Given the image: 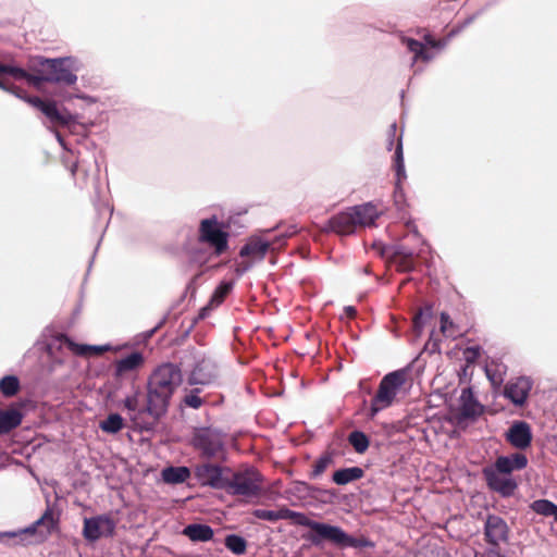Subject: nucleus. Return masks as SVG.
Returning a JSON list of instances; mask_svg holds the SVG:
<instances>
[{
	"mask_svg": "<svg viewBox=\"0 0 557 557\" xmlns=\"http://www.w3.org/2000/svg\"><path fill=\"white\" fill-rule=\"evenodd\" d=\"M252 516L257 519L270 522L292 520L298 525L307 527L311 530L309 540L314 545L320 544L322 541H330L338 546L355 548L362 547L368 544L367 542L350 536L339 527L311 520L306 515L293 511L286 507H282L278 510L255 509L252 511Z\"/></svg>",
	"mask_w": 557,
	"mask_h": 557,
	"instance_id": "nucleus-1",
	"label": "nucleus"
},
{
	"mask_svg": "<svg viewBox=\"0 0 557 557\" xmlns=\"http://www.w3.org/2000/svg\"><path fill=\"white\" fill-rule=\"evenodd\" d=\"M182 381L183 375L178 366L170 362L160 364L148 377L147 404L144 411L153 420H158L166 412L170 399Z\"/></svg>",
	"mask_w": 557,
	"mask_h": 557,
	"instance_id": "nucleus-2",
	"label": "nucleus"
},
{
	"mask_svg": "<svg viewBox=\"0 0 557 557\" xmlns=\"http://www.w3.org/2000/svg\"><path fill=\"white\" fill-rule=\"evenodd\" d=\"M406 370H396L387 373L380 382L376 394L371 400L370 417L374 418L380 411L391 407L404 387L407 380Z\"/></svg>",
	"mask_w": 557,
	"mask_h": 557,
	"instance_id": "nucleus-3",
	"label": "nucleus"
},
{
	"mask_svg": "<svg viewBox=\"0 0 557 557\" xmlns=\"http://www.w3.org/2000/svg\"><path fill=\"white\" fill-rule=\"evenodd\" d=\"M116 520L109 513L84 519L83 536L95 542L101 537H112L115 533Z\"/></svg>",
	"mask_w": 557,
	"mask_h": 557,
	"instance_id": "nucleus-4",
	"label": "nucleus"
},
{
	"mask_svg": "<svg viewBox=\"0 0 557 557\" xmlns=\"http://www.w3.org/2000/svg\"><path fill=\"white\" fill-rule=\"evenodd\" d=\"M262 476L255 470L244 472L234 471V480L230 490V495L245 497L258 496L261 491Z\"/></svg>",
	"mask_w": 557,
	"mask_h": 557,
	"instance_id": "nucleus-5",
	"label": "nucleus"
},
{
	"mask_svg": "<svg viewBox=\"0 0 557 557\" xmlns=\"http://www.w3.org/2000/svg\"><path fill=\"white\" fill-rule=\"evenodd\" d=\"M46 73L47 83H62L74 85L77 76L71 71L65 59H41L39 62Z\"/></svg>",
	"mask_w": 557,
	"mask_h": 557,
	"instance_id": "nucleus-6",
	"label": "nucleus"
},
{
	"mask_svg": "<svg viewBox=\"0 0 557 557\" xmlns=\"http://www.w3.org/2000/svg\"><path fill=\"white\" fill-rule=\"evenodd\" d=\"M231 223L211 214V259L221 257L230 251Z\"/></svg>",
	"mask_w": 557,
	"mask_h": 557,
	"instance_id": "nucleus-7",
	"label": "nucleus"
},
{
	"mask_svg": "<svg viewBox=\"0 0 557 557\" xmlns=\"http://www.w3.org/2000/svg\"><path fill=\"white\" fill-rule=\"evenodd\" d=\"M483 474L488 487L504 497L511 496L518 487L512 474L498 472L494 466L485 468Z\"/></svg>",
	"mask_w": 557,
	"mask_h": 557,
	"instance_id": "nucleus-8",
	"label": "nucleus"
},
{
	"mask_svg": "<svg viewBox=\"0 0 557 557\" xmlns=\"http://www.w3.org/2000/svg\"><path fill=\"white\" fill-rule=\"evenodd\" d=\"M484 536L488 544L499 546L509 540V528L506 521L496 515H488L484 523Z\"/></svg>",
	"mask_w": 557,
	"mask_h": 557,
	"instance_id": "nucleus-9",
	"label": "nucleus"
},
{
	"mask_svg": "<svg viewBox=\"0 0 557 557\" xmlns=\"http://www.w3.org/2000/svg\"><path fill=\"white\" fill-rule=\"evenodd\" d=\"M532 388V381L527 376H520L509 381L504 388V396L515 406H523Z\"/></svg>",
	"mask_w": 557,
	"mask_h": 557,
	"instance_id": "nucleus-10",
	"label": "nucleus"
},
{
	"mask_svg": "<svg viewBox=\"0 0 557 557\" xmlns=\"http://www.w3.org/2000/svg\"><path fill=\"white\" fill-rule=\"evenodd\" d=\"M483 412L482 405L474 398L470 387H466L460 394L459 421L475 419Z\"/></svg>",
	"mask_w": 557,
	"mask_h": 557,
	"instance_id": "nucleus-11",
	"label": "nucleus"
},
{
	"mask_svg": "<svg viewBox=\"0 0 557 557\" xmlns=\"http://www.w3.org/2000/svg\"><path fill=\"white\" fill-rule=\"evenodd\" d=\"M506 438L513 447L524 449L532 441L531 428L524 421L513 422L506 433Z\"/></svg>",
	"mask_w": 557,
	"mask_h": 557,
	"instance_id": "nucleus-12",
	"label": "nucleus"
},
{
	"mask_svg": "<svg viewBox=\"0 0 557 557\" xmlns=\"http://www.w3.org/2000/svg\"><path fill=\"white\" fill-rule=\"evenodd\" d=\"M145 363L144 355L139 351L122 357L114 361V376L120 379L127 373L138 371Z\"/></svg>",
	"mask_w": 557,
	"mask_h": 557,
	"instance_id": "nucleus-13",
	"label": "nucleus"
},
{
	"mask_svg": "<svg viewBox=\"0 0 557 557\" xmlns=\"http://www.w3.org/2000/svg\"><path fill=\"white\" fill-rule=\"evenodd\" d=\"M356 227L355 218L352 216L351 209L349 208L346 211L332 216L327 222L326 230L333 231L339 235H348L352 234Z\"/></svg>",
	"mask_w": 557,
	"mask_h": 557,
	"instance_id": "nucleus-14",
	"label": "nucleus"
},
{
	"mask_svg": "<svg viewBox=\"0 0 557 557\" xmlns=\"http://www.w3.org/2000/svg\"><path fill=\"white\" fill-rule=\"evenodd\" d=\"M528 465V458L524 454L513 453L508 456H499L494 462V467L498 472L511 474L513 471L522 470Z\"/></svg>",
	"mask_w": 557,
	"mask_h": 557,
	"instance_id": "nucleus-15",
	"label": "nucleus"
},
{
	"mask_svg": "<svg viewBox=\"0 0 557 557\" xmlns=\"http://www.w3.org/2000/svg\"><path fill=\"white\" fill-rule=\"evenodd\" d=\"M234 471L225 466H215L211 463V488H219L230 494Z\"/></svg>",
	"mask_w": 557,
	"mask_h": 557,
	"instance_id": "nucleus-16",
	"label": "nucleus"
},
{
	"mask_svg": "<svg viewBox=\"0 0 557 557\" xmlns=\"http://www.w3.org/2000/svg\"><path fill=\"white\" fill-rule=\"evenodd\" d=\"M270 242L263 240L260 237H251L249 240L242 247L239 251V256L245 258L249 257L253 261H261L267 251L270 248Z\"/></svg>",
	"mask_w": 557,
	"mask_h": 557,
	"instance_id": "nucleus-17",
	"label": "nucleus"
},
{
	"mask_svg": "<svg viewBox=\"0 0 557 557\" xmlns=\"http://www.w3.org/2000/svg\"><path fill=\"white\" fill-rule=\"evenodd\" d=\"M0 74L9 75L14 81L25 79L30 85H34V86H39L41 83L46 82V73H44L42 71H41L40 75H33V74L27 73L22 67L2 64L1 62H0Z\"/></svg>",
	"mask_w": 557,
	"mask_h": 557,
	"instance_id": "nucleus-18",
	"label": "nucleus"
},
{
	"mask_svg": "<svg viewBox=\"0 0 557 557\" xmlns=\"http://www.w3.org/2000/svg\"><path fill=\"white\" fill-rule=\"evenodd\" d=\"M351 213L357 226H369L374 223L380 213L371 202L351 207Z\"/></svg>",
	"mask_w": 557,
	"mask_h": 557,
	"instance_id": "nucleus-19",
	"label": "nucleus"
},
{
	"mask_svg": "<svg viewBox=\"0 0 557 557\" xmlns=\"http://www.w3.org/2000/svg\"><path fill=\"white\" fill-rule=\"evenodd\" d=\"M139 399H140V389L137 387V388H135V391L132 395H128L124 399V407L129 412H132L131 419L138 428H140L141 430H149L151 426L150 424L143 423L139 421L140 417L144 413H148L147 411H144V408L138 410Z\"/></svg>",
	"mask_w": 557,
	"mask_h": 557,
	"instance_id": "nucleus-20",
	"label": "nucleus"
},
{
	"mask_svg": "<svg viewBox=\"0 0 557 557\" xmlns=\"http://www.w3.org/2000/svg\"><path fill=\"white\" fill-rule=\"evenodd\" d=\"M57 521L53 517V511L50 508H47L44 515L33 523L29 528L24 529L21 534H29L34 535L38 528H42L45 530H40L41 537H46L51 533L54 529Z\"/></svg>",
	"mask_w": 557,
	"mask_h": 557,
	"instance_id": "nucleus-21",
	"label": "nucleus"
},
{
	"mask_svg": "<svg viewBox=\"0 0 557 557\" xmlns=\"http://www.w3.org/2000/svg\"><path fill=\"white\" fill-rule=\"evenodd\" d=\"M22 420L23 414L17 408L0 409V434H8L16 429Z\"/></svg>",
	"mask_w": 557,
	"mask_h": 557,
	"instance_id": "nucleus-22",
	"label": "nucleus"
},
{
	"mask_svg": "<svg viewBox=\"0 0 557 557\" xmlns=\"http://www.w3.org/2000/svg\"><path fill=\"white\" fill-rule=\"evenodd\" d=\"M401 42L407 47V49L413 53L412 66L419 60L429 62L434 58V54L429 52L424 45L416 39L409 37H403Z\"/></svg>",
	"mask_w": 557,
	"mask_h": 557,
	"instance_id": "nucleus-23",
	"label": "nucleus"
},
{
	"mask_svg": "<svg viewBox=\"0 0 557 557\" xmlns=\"http://www.w3.org/2000/svg\"><path fill=\"white\" fill-rule=\"evenodd\" d=\"M233 382L234 375L226 367L216 364L211 367V388L230 387Z\"/></svg>",
	"mask_w": 557,
	"mask_h": 557,
	"instance_id": "nucleus-24",
	"label": "nucleus"
},
{
	"mask_svg": "<svg viewBox=\"0 0 557 557\" xmlns=\"http://www.w3.org/2000/svg\"><path fill=\"white\" fill-rule=\"evenodd\" d=\"M161 476L165 483L180 484L190 476V471L187 467H168L162 470Z\"/></svg>",
	"mask_w": 557,
	"mask_h": 557,
	"instance_id": "nucleus-25",
	"label": "nucleus"
},
{
	"mask_svg": "<svg viewBox=\"0 0 557 557\" xmlns=\"http://www.w3.org/2000/svg\"><path fill=\"white\" fill-rule=\"evenodd\" d=\"M363 476V470L359 467H350L336 470L333 481L338 485H345Z\"/></svg>",
	"mask_w": 557,
	"mask_h": 557,
	"instance_id": "nucleus-26",
	"label": "nucleus"
},
{
	"mask_svg": "<svg viewBox=\"0 0 557 557\" xmlns=\"http://www.w3.org/2000/svg\"><path fill=\"white\" fill-rule=\"evenodd\" d=\"M40 111L54 124L64 126L70 123V116L60 113L53 101H46Z\"/></svg>",
	"mask_w": 557,
	"mask_h": 557,
	"instance_id": "nucleus-27",
	"label": "nucleus"
},
{
	"mask_svg": "<svg viewBox=\"0 0 557 557\" xmlns=\"http://www.w3.org/2000/svg\"><path fill=\"white\" fill-rule=\"evenodd\" d=\"M61 341L67 345V347L74 351L75 354L77 355H81V356H86V355H89L90 352L95 354V355H100L102 354L103 351L108 350L107 347H101V346H87V345H78V344H75L74 342H72L66 335H61Z\"/></svg>",
	"mask_w": 557,
	"mask_h": 557,
	"instance_id": "nucleus-28",
	"label": "nucleus"
},
{
	"mask_svg": "<svg viewBox=\"0 0 557 557\" xmlns=\"http://www.w3.org/2000/svg\"><path fill=\"white\" fill-rule=\"evenodd\" d=\"M234 287V281L232 280H225L222 281L214 289L213 294L211 295V309L213 307L220 306L225 297L232 292Z\"/></svg>",
	"mask_w": 557,
	"mask_h": 557,
	"instance_id": "nucleus-29",
	"label": "nucleus"
},
{
	"mask_svg": "<svg viewBox=\"0 0 557 557\" xmlns=\"http://www.w3.org/2000/svg\"><path fill=\"white\" fill-rule=\"evenodd\" d=\"M99 426L106 433L115 434L123 429L124 420L119 413H110Z\"/></svg>",
	"mask_w": 557,
	"mask_h": 557,
	"instance_id": "nucleus-30",
	"label": "nucleus"
},
{
	"mask_svg": "<svg viewBox=\"0 0 557 557\" xmlns=\"http://www.w3.org/2000/svg\"><path fill=\"white\" fill-rule=\"evenodd\" d=\"M187 535L191 541L197 542H206L209 541V525L203 524H189L184 529L183 532Z\"/></svg>",
	"mask_w": 557,
	"mask_h": 557,
	"instance_id": "nucleus-31",
	"label": "nucleus"
},
{
	"mask_svg": "<svg viewBox=\"0 0 557 557\" xmlns=\"http://www.w3.org/2000/svg\"><path fill=\"white\" fill-rule=\"evenodd\" d=\"M394 162H395V171H396V176H397V185H399L400 182L404 178H406L401 137H398V139H397Z\"/></svg>",
	"mask_w": 557,
	"mask_h": 557,
	"instance_id": "nucleus-32",
	"label": "nucleus"
},
{
	"mask_svg": "<svg viewBox=\"0 0 557 557\" xmlns=\"http://www.w3.org/2000/svg\"><path fill=\"white\" fill-rule=\"evenodd\" d=\"M20 391V381L14 375H7L0 380V392L5 397H12Z\"/></svg>",
	"mask_w": 557,
	"mask_h": 557,
	"instance_id": "nucleus-33",
	"label": "nucleus"
},
{
	"mask_svg": "<svg viewBox=\"0 0 557 557\" xmlns=\"http://www.w3.org/2000/svg\"><path fill=\"white\" fill-rule=\"evenodd\" d=\"M533 511L545 517H554L557 512V505L547 499L534 500L531 505Z\"/></svg>",
	"mask_w": 557,
	"mask_h": 557,
	"instance_id": "nucleus-34",
	"label": "nucleus"
},
{
	"mask_svg": "<svg viewBox=\"0 0 557 557\" xmlns=\"http://www.w3.org/2000/svg\"><path fill=\"white\" fill-rule=\"evenodd\" d=\"M348 441L358 454L364 453L369 447V440L361 431H354L349 434Z\"/></svg>",
	"mask_w": 557,
	"mask_h": 557,
	"instance_id": "nucleus-35",
	"label": "nucleus"
},
{
	"mask_svg": "<svg viewBox=\"0 0 557 557\" xmlns=\"http://www.w3.org/2000/svg\"><path fill=\"white\" fill-rule=\"evenodd\" d=\"M225 546L234 554L242 555L246 550V541L235 534L227 535L224 540Z\"/></svg>",
	"mask_w": 557,
	"mask_h": 557,
	"instance_id": "nucleus-36",
	"label": "nucleus"
},
{
	"mask_svg": "<svg viewBox=\"0 0 557 557\" xmlns=\"http://www.w3.org/2000/svg\"><path fill=\"white\" fill-rule=\"evenodd\" d=\"M416 557H450V555L443 546L434 543L428 544L426 546H423L421 549H419Z\"/></svg>",
	"mask_w": 557,
	"mask_h": 557,
	"instance_id": "nucleus-37",
	"label": "nucleus"
},
{
	"mask_svg": "<svg viewBox=\"0 0 557 557\" xmlns=\"http://www.w3.org/2000/svg\"><path fill=\"white\" fill-rule=\"evenodd\" d=\"M333 459L332 456L329 454H325L321 456L314 463L311 472L312 478H318L321 475L327 467L332 463Z\"/></svg>",
	"mask_w": 557,
	"mask_h": 557,
	"instance_id": "nucleus-38",
	"label": "nucleus"
},
{
	"mask_svg": "<svg viewBox=\"0 0 557 557\" xmlns=\"http://www.w3.org/2000/svg\"><path fill=\"white\" fill-rule=\"evenodd\" d=\"M432 315V307L425 306L424 308L420 309L413 317V326L417 332H421L425 320L429 319Z\"/></svg>",
	"mask_w": 557,
	"mask_h": 557,
	"instance_id": "nucleus-39",
	"label": "nucleus"
},
{
	"mask_svg": "<svg viewBox=\"0 0 557 557\" xmlns=\"http://www.w3.org/2000/svg\"><path fill=\"white\" fill-rule=\"evenodd\" d=\"M9 75H1L0 74V88L7 91H10L14 95H16L18 98L23 97V89L20 87H16L9 81Z\"/></svg>",
	"mask_w": 557,
	"mask_h": 557,
	"instance_id": "nucleus-40",
	"label": "nucleus"
},
{
	"mask_svg": "<svg viewBox=\"0 0 557 557\" xmlns=\"http://www.w3.org/2000/svg\"><path fill=\"white\" fill-rule=\"evenodd\" d=\"M197 245H206L209 243V219H203L200 223V233L196 237Z\"/></svg>",
	"mask_w": 557,
	"mask_h": 557,
	"instance_id": "nucleus-41",
	"label": "nucleus"
},
{
	"mask_svg": "<svg viewBox=\"0 0 557 557\" xmlns=\"http://www.w3.org/2000/svg\"><path fill=\"white\" fill-rule=\"evenodd\" d=\"M185 405L191 408H199L202 405V399L195 393H190L184 398Z\"/></svg>",
	"mask_w": 557,
	"mask_h": 557,
	"instance_id": "nucleus-42",
	"label": "nucleus"
},
{
	"mask_svg": "<svg viewBox=\"0 0 557 557\" xmlns=\"http://www.w3.org/2000/svg\"><path fill=\"white\" fill-rule=\"evenodd\" d=\"M309 485L304 482H297L294 484V486L289 490V493L294 495L305 496L309 493Z\"/></svg>",
	"mask_w": 557,
	"mask_h": 557,
	"instance_id": "nucleus-43",
	"label": "nucleus"
},
{
	"mask_svg": "<svg viewBox=\"0 0 557 557\" xmlns=\"http://www.w3.org/2000/svg\"><path fill=\"white\" fill-rule=\"evenodd\" d=\"M22 95H23L22 99H25L29 104H32L33 107H35L38 110H40L41 107L44 106V103L46 102L45 100H42L41 98H39L37 96L26 97L24 90H23Z\"/></svg>",
	"mask_w": 557,
	"mask_h": 557,
	"instance_id": "nucleus-44",
	"label": "nucleus"
},
{
	"mask_svg": "<svg viewBox=\"0 0 557 557\" xmlns=\"http://www.w3.org/2000/svg\"><path fill=\"white\" fill-rule=\"evenodd\" d=\"M413 256H414V253L406 247H399L396 250V257L398 259L409 260V259H413Z\"/></svg>",
	"mask_w": 557,
	"mask_h": 557,
	"instance_id": "nucleus-45",
	"label": "nucleus"
},
{
	"mask_svg": "<svg viewBox=\"0 0 557 557\" xmlns=\"http://www.w3.org/2000/svg\"><path fill=\"white\" fill-rule=\"evenodd\" d=\"M424 40L431 48H444L446 46V41L435 40L431 35H425Z\"/></svg>",
	"mask_w": 557,
	"mask_h": 557,
	"instance_id": "nucleus-46",
	"label": "nucleus"
},
{
	"mask_svg": "<svg viewBox=\"0 0 557 557\" xmlns=\"http://www.w3.org/2000/svg\"><path fill=\"white\" fill-rule=\"evenodd\" d=\"M453 325V322L449 319V315L445 312L441 314V331L444 334H447L448 327Z\"/></svg>",
	"mask_w": 557,
	"mask_h": 557,
	"instance_id": "nucleus-47",
	"label": "nucleus"
},
{
	"mask_svg": "<svg viewBox=\"0 0 557 557\" xmlns=\"http://www.w3.org/2000/svg\"><path fill=\"white\" fill-rule=\"evenodd\" d=\"M398 267L403 271H411L414 268L413 259H409V260L398 259Z\"/></svg>",
	"mask_w": 557,
	"mask_h": 557,
	"instance_id": "nucleus-48",
	"label": "nucleus"
},
{
	"mask_svg": "<svg viewBox=\"0 0 557 557\" xmlns=\"http://www.w3.org/2000/svg\"><path fill=\"white\" fill-rule=\"evenodd\" d=\"M221 448H222V442L220 440H215L213 437V435L211 434V448H210L211 457L214 456L216 449H221Z\"/></svg>",
	"mask_w": 557,
	"mask_h": 557,
	"instance_id": "nucleus-49",
	"label": "nucleus"
},
{
	"mask_svg": "<svg viewBox=\"0 0 557 557\" xmlns=\"http://www.w3.org/2000/svg\"><path fill=\"white\" fill-rule=\"evenodd\" d=\"M396 135V124H392L388 132V143L387 148L391 150L394 145V137Z\"/></svg>",
	"mask_w": 557,
	"mask_h": 557,
	"instance_id": "nucleus-50",
	"label": "nucleus"
},
{
	"mask_svg": "<svg viewBox=\"0 0 557 557\" xmlns=\"http://www.w3.org/2000/svg\"><path fill=\"white\" fill-rule=\"evenodd\" d=\"M195 443L202 448L205 454H209V442H205L200 436H197Z\"/></svg>",
	"mask_w": 557,
	"mask_h": 557,
	"instance_id": "nucleus-51",
	"label": "nucleus"
},
{
	"mask_svg": "<svg viewBox=\"0 0 557 557\" xmlns=\"http://www.w3.org/2000/svg\"><path fill=\"white\" fill-rule=\"evenodd\" d=\"M198 252H199L198 250H189V253L191 256L193 261H195V262H206L207 258H200L198 256Z\"/></svg>",
	"mask_w": 557,
	"mask_h": 557,
	"instance_id": "nucleus-52",
	"label": "nucleus"
},
{
	"mask_svg": "<svg viewBox=\"0 0 557 557\" xmlns=\"http://www.w3.org/2000/svg\"><path fill=\"white\" fill-rule=\"evenodd\" d=\"M344 311L348 318H354L357 313L356 308L352 306L345 307Z\"/></svg>",
	"mask_w": 557,
	"mask_h": 557,
	"instance_id": "nucleus-53",
	"label": "nucleus"
},
{
	"mask_svg": "<svg viewBox=\"0 0 557 557\" xmlns=\"http://www.w3.org/2000/svg\"><path fill=\"white\" fill-rule=\"evenodd\" d=\"M77 168H78L77 162H74V163H72V164L70 165V168H69V169H70V172H71L72 177H75L76 172H77Z\"/></svg>",
	"mask_w": 557,
	"mask_h": 557,
	"instance_id": "nucleus-54",
	"label": "nucleus"
},
{
	"mask_svg": "<svg viewBox=\"0 0 557 557\" xmlns=\"http://www.w3.org/2000/svg\"><path fill=\"white\" fill-rule=\"evenodd\" d=\"M209 310V305L205 306L201 310H200V313H199V318L200 319H203L207 314V311Z\"/></svg>",
	"mask_w": 557,
	"mask_h": 557,
	"instance_id": "nucleus-55",
	"label": "nucleus"
},
{
	"mask_svg": "<svg viewBox=\"0 0 557 557\" xmlns=\"http://www.w3.org/2000/svg\"><path fill=\"white\" fill-rule=\"evenodd\" d=\"M250 267H251V263H246V264L244 265V269H243V270H244V271H247L248 269H250Z\"/></svg>",
	"mask_w": 557,
	"mask_h": 557,
	"instance_id": "nucleus-56",
	"label": "nucleus"
},
{
	"mask_svg": "<svg viewBox=\"0 0 557 557\" xmlns=\"http://www.w3.org/2000/svg\"><path fill=\"white\" fill-rule=\"evenodd\" d=\"M202 469H203L205 471H209V463H203Z\"/></svg>",
	"mask_w": 557,
	"mask_h": 557,
	"instance_id": "nucleus-57",
	"label": "nucleus"
},
{
	"mask_svg": "<svg viewBox=\"0 0 557 557\" xmlns=\"http://www.w3.org/2000/svg\"><path fill=\"white\" fill-rule=\"evenodd\" d=\"M219 396H220V399L223 400L225 395H224V393H219Z\"/></svg>",
	"mask_w": 557,
	"mask_h": 557,
	"instance_id": "nucleus-58",
	"label": "nucleus"
},
{
	"mask_svg": "<svg viewBox=\"0 0 557 557\" xmlns=\"http://www.w3.org/2000/svg\"><path fill=\"white\" fill-rule=\"evenodd\" d=\"M422 252H423V251H422V250H420V251L417 253V256H418V257H422Z\"/></svg>",
	"mask_w": 557,
	"mask_h": 557,
	"instance_id": "nucleus-59",
	"label": "nucleus"
}]
</instances>
